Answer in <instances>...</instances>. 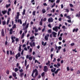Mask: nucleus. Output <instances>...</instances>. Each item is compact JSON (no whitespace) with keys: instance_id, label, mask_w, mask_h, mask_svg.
I'll use <instances>...</instances> for the list:
<instances>
[{"instance_id":"f257e3e1","label":"nucleus","mask_w":80,"mask_h":80,"mask_svg":"<svg viewBox=\"0 0 80 80\" xmlns=\"http://www.w3.org/2000/svg\"><path fill=\"white\" fill-rule=\"evenodd\" d=\"M34 70L35 72L34 75V78H35L37 76H38V72L37 70V68H36L35 70Z\"/></svg>"},{"instance_id":"f03ea898","label":"nucleus","mask_w":80,"mask_h":80,"mask_svg":"<svg viewBox=\"0 0 80 80\" xmlns=\"http://www.w3.org/2000/svg\"><path fill=\"white\" fill-rule=\"evenodd\" d=\"M48 68H47V66H45L44 67V69L43 70V71L45 72H47V71H48Z\"/></svg>"},{"instance_id":"7ed1b4c3","label":"nucleus","mask_w":80,"mask_h":80,"mask_svg":"<svg viewBox=\"0 0 80 80\" xmlns=\"http://www.w3.org/2000/svg\"><path fill=\"white\" fill-rule=\"evenodd\" d=\"M11 40H12V43H14L15 42V40L14 39H15L16 38V37H13V35H12L11 36Z\"/></svg>"},{"instance_id":"20e7f679","label":"nucleus","mask_w":80,"mask_h":80,"mask_svg":"<svg viewBox=\"0 0 80 80\" xmlns=\"http://www.w3.org/2000/svg\"><path fill=\"white\" fill-rule=\"evenodd\" d=\"M29 45L31 47H35V42H32H32H29Z\"/></svg>"},{"instance_id":"39448f33","label":"nucleus","mask_w":80,"mask_h":80,"mask_svg":"<svg viewBox=\"0 0 80 80\" xmlns=\"http://www.w3.org/2000/svg\"><path fill=\"white\" fill-rule=\"evenodd\" d=\"M53 30H54V31H55L56 32H58V27L56 26L55 27L53 28Z\"/></svg>"},{"instance_id":"423d86ee","label":"nucleus","mask_w":80,"mask_h":80,"mask_svg":"<svg viewBox=\"0 0 80 80\" xmlns=\"http://www.w3.org/2000/svg\"><path fill=\"white\" fill-rule=\"evenodd\" d=\"M21 55L20 54V52H18V54H17L16 56V59H18V57H20Z\"/></svg>"},{"instance_id":"0eeeda50","label":"nucleus","mask_w":80,"mask_h":80,"mask_svg":"<svg viewBox=\"0 0 80 80\" xmlns=\"http://www.w3.org/2000/svg\"><path fill=\"white\" fill-rule=\"evenodd\" d=\"M50 36V35L49 34H48L47 35L45 36V39L46 40H48V37Z\"/></svg>"},{"instance_id":"6e6552de","label":"nucleus","mask_w":80,"mask_h":80,"mask_svg":"<svg viewBox=\"0 0 80 80\" xmlns=\"http://www.w3.org/2000/svg\"><path fill=\"white\" fill-rule=\"evenodd\" d=\"M52 35H53V37H55V38L56 37L57 35V33L56 32H53L52 33Z\"/></svg>"},{"instance_id":"1a4fd4ad","label":"nucleus","mask_w":80,"mask_h":80,"mask_svg":"<svg viewBox=\"0 0 80 80\" xmlns=\"http://www.w3.org/2000/svg\"><path fill=\"white\" fill-rule=\"evenodd\" d=\"M1 34L2 37L5 36V32H4V30H3V29H2V30Z\"/></svg>"},{"instance_id":"9d476101","label":"nucleus","mask_w":80,"mask_h":80,"mask_svg":"<svg viewBox=\"0 0 80 80\" xmlns=\"http://www.w3.org/2000/svg\"><path fill=\"white\" fill-rule=\"evenodd\" d=\"M78 28H77L76 29H75V28H74L73 29L72 31V32H78Z\"/></svg>"},{"instance_id":"9b49d317","label":"nucleus","mask_w":80,"mask_h":80,"mask_svg":"<svg viewBox=\"0 0 80 80\" xmlns=\"http://www.w3.org/2000/svg\"><path fill=\"white\" fill-rule=\"evenodd\" d=\"M47 42H45L44 43V42L43 41H42V45H43V46H46L47 45Z\"/></svg>"},{"instance_id":"f8f14e48","label":"nucleus","mask_w":80,"mask_h":80,"mask_svg":"<svg viewBox=\"0 0 80 80\" xmlns=\"http://www.w3.org/2000/svg\"><path fill=\"white\" fill-rule=\"evenodd\" d=\"M35 71L34 70H33L32 71V73L31 75V76L32 77H34L35 78V76H33V75L34 74V73H35Z\"/></svg>"},{"instance_id":"ddd939ff","label":"nucleus","mask_w":80,"mask_h":80,"mask_svg":"<svg viewBox=\"0 0 80 80\" xmlns=\"http://www.w3.org/2000/svg\"><path fill=\"white\" fill-rule=\"evenodd\" d=\"M29 26V23H28L26 25V27L25 28H24V30H25V29H27V28H28V26Z\"/></svg>"},{"instance_id":"4468645a","label":"nucleus","mask_w":80,"mask_h":80,"mask_svg":"<svg viewBox=\"0 0 80 80\" xmlns=\"http://www.w3.org/2000/svg\"><path fill=\"white\" fill-rule=\"evenodd\" d=\"M7 12V11L5 10H4V11H2V13H3V15H5V13H6Z\"/></svg>"},{"instance_id":"2eb2a0df","label":"nucleus","mask_w":80,"mask_h":80,"mask_svg":"<svg viewBox=\"0 0 80 80\" xmlns=\"http://www.w3.org/2000/svg\"><path fill=\"white\" fill-rule=\"evenodd\" d=\"M23 76H24V73H20V77L21 78H22V77H23Z\"/></svg>"},{"instance_id":"dca6fc26","label":"nucleus","mask_w":80,"mask_h":80,"mask_svg":"<svg viewBox=\"0 0 80 80\" xmlns=\"http://www.w3.org/2000/svg\"><path fill=\"white\" fill-rule=\"evenodd\" d=\"M42 12L43 13H45L46 12V10H45V9L43 8L42 10Z\"/></svg>"},{"instance_id":"f3484780","label":"nucleus","mask_w":80,"mask_h":80,"mask_svg":"<svg viewBox=\"0 0 80 80\" xmlns=\"http://www.w3.org/2000/svg\"><path fill=\"white\" fill-rule=\"evenodd\" d=\"M12 76L14 77H16L17 76V74L15 72L12 73Z\"/></svg>"},{"instance_id":"a211bd4d","label":"nucleus","mask_w":80,"mask_h":80,"mask_svg":"<svg viewBox=\"0 0 80 80\" xmlns=\"http://www.w3.org/2000/svg\"><path fill=\"white\" fill-rule=\"evenodd\" d=\"M79 15H78V14H76V17H80V11L79 12Z\"/></svg>"},{"instance_id":"6ab92c4d","label":"nucleus","mask_w":80,"mask_h":80,"mask_svg":"<svg viewBox=\"0 0 80 80\" xmlns=\"http://www.w3.org/2000/svg\"><path fill=\"white\" fill-rule=\"evenodd\" d=\"M24 36H25V33H23L22 34V36L21 37V39H22V38H23L24 37Z\"/></svg>"},{"instance_id":"aec40b11","label":"nucleus","mask_w":80,"mask_h":80,"mask_svg":"<svg viewBox=\"0 0 80 80\" xmlns=\"http://www.w3.org/2000/svg\"><path fill=\"white\" fill-rule=\"evenodd\" d=\"M2 25H5L6 24V21H3L2 22Z\"/></svg>"},{"instance_id":"412c9836","label":"nucleus","mask_w":80,"mask_h":80,"mask_svg":"<svg viewBox=\"0 0 80 80\" xmlns=\"http://www.w3.org/2000/svg\"><path fill=\"white\" fill-rule=\"evenodd\" d=\"M6 73L7 74V75H9V74L10 73V71H9V70H7L6 72Z\"/></svg>"},{"instance_id":"4be33fe9","label":"nucleus","mask_w":80,"mask_h":80,"mask_svg":"<svg viewBox=\"0 0 80 80\" xmlns=\"http://www.w3.org/2000/svg\"><path fill=\"white\" fill-rule=\"evenodd\" d=\"M58 66L57 67V68H59L58 67H60V64L59 62H58L57 64Z\"/></svg>"},{"instance_id":"5701e85b","label":"nucleus","mask_w":80,"mask_h":80,"mask_svg":"<svg viewBox=\"0 0 80 80\" xmlns=\"http://www.w3.org/2000/svg\"><path fill=\"white\" fill-rule=\"evenodd\" d=\"M48 33H52V30L49 29L48 31Z\"/></svg>"},{"instance_id":"b1692460","label":"nucleus","mask_w":80,"mask_h":80,"mask_svg":"<svg viewBox=\"0 0 80 80\" xmlns=\"http://www.w3.org/2000/svg\"><path fill=\"white\" fill-rule=\"evenodd\" d=\"M44 75H45V72H43L41 74V76L43 77H44Z\"/></svg>"},{"instance_id":"393cba45","label":"nucleus","mask_w":80,"mask_h":80,"mask_svg":"<svg viewBox=\"0 0 80 80\" xmlns=\"http://www.w3.org/2000/svg\"><path fill=\"white\" fill-rule=\"evenodd\" d=\"M50 63V61H48V62L46 63V65H49Z\"/></svg>"},{"instance_id":"a878e982","label":"nucleus","mask_w":80,"mask_h":80,"mask_svg":"<svg viewBox=\"0 0 80 80\" xmlns=\"http://www.w3.org/2000/svg\"><path fill=\"white\" fill-rule=\"evenodd\" d=\"M27 59H26L25 61V66H27Z\"/></svg>"},{"instance_id":"bb28decb","label":"nucleus","mask_w":80,"mask_h":80,"mask_svg":"<svg viewBox=\"0 0 80 80\" xmlns=\"http://www.w3.org/2000/svg\"><path fill=\"white\" fill-rule=\"evenodd\" d=\"M25 9H24L23 12H22V14L23 15H25Z\"/></svg>"},{"instance_id":"cd10ccee","label":"nucleus","mask_w":80,"mask_h":80,"mask_svg":"<svg viewBox=\"0 0 80 80\" xmlns=\"http://www.w3.org/2000/svg\"><path fill=\"white\" fill-rule=\"evenodd\" d=\"M41 21L40 22L39 25H42V18L41 20Z\"/></svg>"},{"instance_id":"c85d7f7f","label":"nucleus","mask_w":80,"mask_h":80,"mask_svg":"<svg viewBox=\"0 0 80 80\" xmlns=\"http://www.w3.org/2000/svg\"><path fill=\"white\" fill-rule=\"evenodd\" d=\"M18 68H16L15 69V72H18Z\"/></svg>"},{"instance_id":"c756f323","label":"nucleus","mask_w":80,"mask_h":80,"mask_svg":"<svg viewBox=\"0 0 80 80\" xmlns=\"http://www.w3.org/2000/svg\"><path fill=\"white\" fill-rule=\"evenodd\" d=\"M35 13H36V11H34L32 12V14L33 15H34V16H35Z\"/></svg>"},{"instance_id":"7c9ffc66","label":"nucleus","mask_w":80,"mask_h":80,"mask_svg":"<svg viewBox=\"0 0 80 80\" xmlns=\"http://www.w3.org/2000/svg\"><path fill=\"white\" fill-rule=\"evenodd\" d=\"M10 22V20L9 19H8L7 21V25H8V23H9V22Z\"/></svg>"},{"instance_id":"2f4dec72","label":"nucleus","mask_w":80,"mask_h":80,"mask_svg":"<svg viewBox=\"0 0 80 80\" xmlns=\"http://www.w3.org/2000/svg\"><path fill=\"white\" fill-rule=\"evenodd\" d=\"M29 60H32V56L30 57H29Z\"/></svg>"},{"instance_id":"473e14b6","label":"nucleus","mask_w":80,"mask_h":80,"mask_svg":"<svg viewBox=\"0 0 80 80\" xmlns=\"http://www.w3.org/2000/svg\"><path fill=\"white\" fill-rule=\"evenodd\" d=\"M10 4H9L8 5H6V8H8L9 7H10Z\"/></svg>"},{"instance_id":"72a5a7b5","label":"nucleus","mask_w":80,"mask_h":80,"mask_svg":"<svg viewBox=\"0 0 80 80\" xmlns=\"http://www.w3.org/2000/svg\"><path fill=\"white\" fill-rule=\"evenodd\" d=\"M19 16H18V15H17L16 16V19H18L19 18Z\"/></svg>"},{"instance_id":"f704fd0d","label":"nucleus","mask_w":80,"mask_h":80,"mask_svg":"<svg viewBox=\"0 0 80 80\" xmlns=\"http://www.w3.org/2000/svg\"><path fill=\"white\" fill-rule=\"evenodd\" d=\"M23 72V70L22 69H21L19 71V72H20V73H22Z\"/></svg>"},{"instance_id":"c9c22d12","label":"nucleus","mask_w":80,"mask_h":80,"mask_svg":"<svg viewBox=\"0 0 80 80\" xmlns=\"http://www.w3.org/2000/svg\"><path fill=\"white\" fill-rule=\"evenodd\" d=\"M29 67V64H28V65L27 66L26 68V70H27V69Z\"/></svg>"},{"instance_id":"e433bc0d","label":"nucleus","mask_w":80,"mask_h":80,"mask_svg":"<svg viewBox=\"0 0 80 80\" xmlns=\"http://www.w3.org/2000/svg\"><path fill=\"white\" fill-rule=\"evenodd\" d=\"M35 37L34 36H32L30 38V40H32V39H33Z\"/></svg>"},{"instance_id":"4c0bfd02","label":"nucleus","mask_w":80,"mask_h":80,"mask_svg":"<svg viewBox=\"0 0 80 80\" xmlns=\"http://www.w3.org/2000/svg\"><path fill=\"white\" fill-rule=\"evenodd\" d=\"M53 54H51V59H52V58H53Z\"/></svg>"},{"instance_id":"58836bf2","label":"nucleus","mask_w":80,"mask_h":80,"mask_svg":"<svg viewBox=\"0 0 80 80\" xmlns=\"http://www.w3.org/2000/svg\"><path fill=\"white\" fill-rule=\"evenodd\" d=\"M60 2V0H57L56 1V3H58Z\"/></svg>"},{"instance_id":"ea45409f","label":"nucleus","mask_w":80,"mask_h":80,"mask_svg":"<svg viewBox=\"0 0 80 80\" xmlns=\"http://www.w3.org/2000/svg\"><path fill=\"white\" fill-rule=\"evenodd\" d=\"M19 45L20 46L19 47V49H22V45H20V44H19Z\"/></svg>"},{"instance_id":"a19ab883","label":"nucleus","mask_w":80,"mask_h":80,"mask_svg":"<svg viewBox=\"0 0 80 80\" xmlns=\"http://www.w3.org/2000/svg\"><path fill=\"white\" fill-rule=\"evenodd\" d=\"M58 39L59 40H62V38L61 37H60L58 38Z\"/></svg>"},{"instance_id":"79ce46f5","label":"nucleus","mask_w":80,"mask_h":80,"mask_svg":"<svg viewBox=\"0 0 80 80\" xmlns=\"http://www.w3.org/2000/svg\"><path fill=\"white\" fill-rule=\"evenodd\" d=\"M55 3H54L53 4V5H52V8H53V7H55Z\"/></svg>"},{"instance_id":"37998d69","label":"nucleus","mask_w":80,"mask_h":80,"mask_svg":"<svg viewBox=\"0 0 80 80\" xmlns=\"http://www.w3.org/2000/svg\"><path fill=\"white\" fill-rule=\"evenodd\" d=\"M65 10L66 11V12H69V10H68V9H65Z\"/></svg>"},{"instance_id":"c03bdc74","label":"nucleus","mask_w":80,"mask_h":80,"mask_svg":"<svg viewBox=\"0 0 80 80\" xmlns=\"http://www.w3.org/2000/svg\"><path fill=\"white\" fill-rule=\"evenodd\" d=\"M29 52H32V48H30L29 49Z\"/></svg>"},{"instance_id":"a18cd8bd","label":"nucleus","mask_w":80,"mask_h":80,"mask_svg":"<svg viewBox=\"0 0 80 80\" xmlns=\"http://www.w3.org/2000/svg\"><path fill=\"white\" fill-rule=\"evenodd\" d=\"M71 46H72V47H73V45H75V43H72L71 44Z\"/></svg>"},{"instance_id":"49530a36","label":"nucleus","mask_w":80,"mask_h":80,"mask_svg":"<svg viewBox=\"0 0 80 80\" xmlns=\"http://www.w3.org/2000/svg\"><path fill=\"white\" fill-rule=\"evenodd\" d=\"M15 41H16V42H17L19 41V40L18 39V38H16V39H15Z\"/></svg>"},{"instance_id":"de8ad7c7","label":"nucleus","mask_w":80,"mask_h":80,"mask_svg":"<svg viewBox=\"0 0 80 80\" xmlns=\"http://www.w3.org/2000/svg\"><path fill=\"white\" fill-rule=\"evenodd\" d=\"M61 48H62V47L61 46H59L58 47V50H60Z\"/></svg>"},{"instance_id":"09e8293b","label":"nucleus","mask_w":80,"mask_h":80,"mask_svg":"<svg viewBox=\"0 0 80 80\" xmlns=\"http://www.w3.org/2000/svg\"><path fill=\"white\" fill-rule=\"evenodd\" d=\"M53 18H52V17L51 18V22H53Z\"/></svg>"},{"instance_id":"8fccbe9b","label":"nucleus","mask_w":80,"mask_h":80,"mask_svg":"<svg viewBox=\"0 0 80 80\" xmlns=\"http://www.w3.org/2000/svg\"><path fill=\"white\" fill-rule=\"evenodd\" d=\"M46 20H47V18H44L42 20V21H44V22H46Z\"/></svg>"},{"instance_id":"3c124183","label":"nucleus","mask_w":80,"mask_h":80,"mask_svg":"<svg viewBox=\"0 0 80 80\" xmlns=\"http://www.w3.org/2000/svg\"><path fill=\"white\" fill-rule=\"evenodd\" d=\"M38 29H37V28L35 30V32L37 33V32H38Z\"/></svg>"},{"instance_id":"603ef678","label":"nucleus","mask_w":80,"mask_h":80,"mask_svg":"<svg viewBox=\"0 0 80 80\" xmlns=\"http://www.w3.org/2000/svg\"><path fill=\"white\" fill-rule=\"evenodd\" d=\"M69 5L71 7H73V4H70Z\"/></svg>"},{"instance_id":"864d4df0","label":"nucleus","mask_w":80,"mask_h":80,"mask_svg":"<svg viewBox=\"0 0 80 80\" xmlns=\"http://www.w3.org/2000/svg\"><path fill=\"white\" fill-rule=\"evenodd\" d=\"M19 23L20 24H22V21L21 19H20Z\"/></svg>"},{"instance_id":"5fc2aeb1","label":"nucleus","mask_w":80,"mask_h":80,"mask_svg":"<svg viewBox=\"0 0 80 80\" xmlns=\"http://www.w3.org/2000/svg\"><path fill=\"white\" fill-rule=\"evenodd\" d=\"M48 26L49 28H52V26H51V24H49Z\"/></svg>"},{"instance_id":"6e6d98bb","label":"nucleus","mask_w":80,"mask_h":80,"mask_svg":"<svg viewBox=\"0 0 80 80\" xmlns=\"http://www.w3.org/2000/svg\"><path fill=\"white\" fill-rule=\"evenodd\" d=\"M44 6H47V3H45L43 4Z\"/></svg>"},{"instance_id":"4d7b16f0","label":"nucleus","mask_w":80,"mask_h":80,"mask_svg":"<svg viewBox=\"0 0 80 80\" xmlns=\"http://www.w3.org/2000/svg\"><path fill=\"white\" fill-rule=\"evenodd\" d=\"M24 51V50L23 49L22 51L21 52V55H23V52Z\"/></svg>"},{"instance_id":"13d9d810","label":"nucleus","mask_w":80,"mask_h":80,"mask_svg":"<svg viewBox=\"0 0 80 80\" xmlns=\"http://www.w3.org/2000/svg\"><path fill=\"white\" fill-rule=\"evenodd\" d=\"M16 28V25L14 24L13 26V28Z\"/></svg>"},{"instance_id":"bf43d9fd","label":"nucleus","mask_w":80,"mask_h":80,"mask_svg":"<svg viewBox=\"0 0 80 80\" xmlns=\"http://www.w3.org/2000/svg\"><path fill=\"white\" fill-rule=\"evenodd\" d=\"M10 55H12V51H10Z\"/></svg>"},{"instance_id":"052dcab7","label":"nucleus","mask_w":80,"mask_h":80,"mask_svg":"<svg viewBox=\"0 0 80 80\" xmlns=\"http://www.w3.org/2000/svg\"><path fill=\"white\" fill-rule=\"evenodd\" d=\"M22 26L23 27H25V26H26V24H25V23H23L22 24Z\"/></svg>"},{"instance_id":"680f3d73","label":"nucleus","mask_w":80,"mask_h":80,"mask_svg":"<svg viewBox=\"0 0 80 80\" xmlns=\"http://www.w3.org/2000/svg\"><path fill=\"white\" fill-rule=\"evenodd\" d=\"M67 71H69L70 70V69H69V67H67Z\"/></svg>"},{"instance_id":"e2e57ef3","label":"nucleus","mask_w":80,"mask_h":80,"mask_svg":"<svg viewBox=\"0 0 80 80\" xmlns=\"http://www.w3.org/2000/svg\"><path fill=\"white\" fill-rule=\"evenodd\" d=\"M54 49L53 48H51V51L52 52H53V51Z\"/></svg>"},{"instance_id":"0e129e2a","label":"nucleus","mask_w":80,"mask_h":80,"mask_svg":"<svg viewBox=\"0 0 80 80\" xmlns=\"http://www.w3.org/2000/svg\"><path fill=\"white\" fill-rule=\"evenodd\" d=\"M7 55H9V51L8 50L7 51Z\"/></svg>"},{"instance_id":"69168bd1","label":"nucleus","mask_w":80,"mask_h":80,"mask_svg":"<svg viewBox=\"0 0 80 80\" xmlns=\"http://www.w3.org/2000/svg\"><path fill=\"white\" fill-rule=\"evenodd\" d=\"M56 61V58H54V60H53V62H55Z\"/></svg>"},{"instance_id":"338daca9","label":"nucleus","mask_w":80,"mask_h":80,"mask_svg":"<svg viewBox=\"0 0 80 80\" xmlns=\"http://www.w3.org/2000/svg\"><path fill=\"white\" fill-rule=\"evenodd\" d=\"M14 4H15V5H16V3H17V0H16L14 2Z\"/></svg>"},{"instance_id":"774afa93","label":"nucleus","mask_w":80,"mask_h":80,"mask_svg":"<svg viewBox=\"0 0 80 80\" xmlns=\"http://www.w3.org/2000/svg\"><path fill=\"white\" fill-rule=\"evenodd\" d=\"M24 50L26 51H27L28 50H27V48L25 47L24 48Z\"/></svg>"}]
</instances>
